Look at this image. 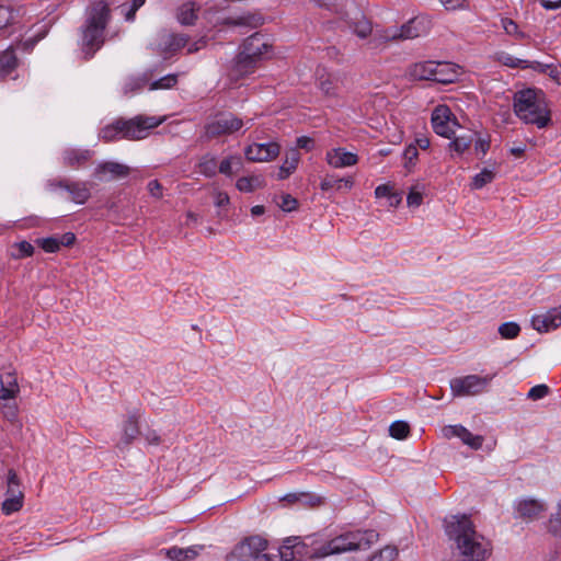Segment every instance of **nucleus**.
Here are the masks:
<instances>
[{
    "mask_svg": "<svg viewBox=\"0 0 561 561\" xmlns=\"http://www.w3.org/2000/svg\"><path fill=\"white\" fill-rule=\"evenodd\" d=\"M398 556V549L394 546H386L378 554L373 557V561H392Z\"/></svg>",
    "mask_w": 561,
    "mask_h": 561,
    "instance_id": "52",
    "label": "nucleus"
},
{
    "mask_svg": "<svg viewBox=\"0 0 561 561\" xmlns=\"http://www.w3.org/2000/svg\"><path fill=\"white\" fill-rule=\"evenodd\" d=\"M325 161L332 168L342 169L357 164L358 156L346 151L343 147H337L327 151Z\"/></svg>",
    "mask_w": 561,
    "mask_h": 561,
    "instance_id": "20",
    "label": "nucleus"
},
{
    "mask_svg": "<svg viewBox=\"0 0 561 561\" xmlns=\"http://www.w3.org/2000/svg\"><path fill=\"white\" fill-rule=\"evenodd\" d=\"M423 202V191L419 188V186L411 187L408 197L407 204L409 207H419Z\"/></svg>",
    "mask_w": 561,
    "mask_h": 561,
    "instance_id": "54",
    "label": "nucleus"
},
{
    "mask_svg": "<svg viewBox=\"0 0 561 561\" xmlns=\"http://www.w3.org/2000/svg\"><path fill=\"white\" fill-rule=\"evenodd\" d=\"M436 67V61L433 60L415 62L409 67L408 76L413 80L433 81V72Z\"/></svg>",
    "mask_w": 561,
    "mask_h": 561,
    "instance_id": "27",
    "label": "nucleus"
},
{
    "mask_svg": "<svg viewBox=\"0 0 561 561\" xmlns=\"http://www.w3.org/2000/svg\"><path fill=\"white\" fill-rule=\"evenodd\" d=\"M547 530L553 537L561 540V500L557 504L556 512L548 519Z\"/></svg>",
    "mask_w": 561,
    "mask_h": 561,
    "instance_id": "38",
    "label": "nucleus"
},
{
    "mask_svg": "<svg viewBox=\"0 0 561 561\" xmlns=\"http://www.w3.org/2000/svg\"><path fill=\"white\" fill-rule=\"evenodd\" d=\"M446 10H459L466 8L467 0H440Z\"/></svg>",
    "mask_w": 561,
    "mask_h": 561,
    "instance_id": "62",
    "label": "nucleus"
},
{
    "mask_svg": "<svg viewBox=\"0 0 561 561\" xmlns=\"http://www.w3.org/2000/svg\"><path fill=\"white\" fill-rule=\"evenodd\" d=\"M130 169L128 165L106 161L96 165L93 176L99 181H113L128 176Z\"/></svg>",
    "mask_w": 561,
    "mask_h": 561,
    "instance_id": "18",
    "label": "nucleus"
},
{
    "mask_svg": "<svg viewBox=\"0 0 561 561\" xmlns=\"http://www.w3.org/2000/svg\"><path fill=\"white\" fill-rule=\"evenodd\" d=\"M546 511V505L537 500H523L516 505L518 517L526 520H534L538 518Z\"/></svg>",
    "mask_w": 561,
    "mask_h": 561,
    "instance_id": "23",
    "label": "nucleus"
},
{
    "mask_svg": "<svg viewBox=\"0 0 561 561\" xmlns=\"http://www.w3.org/2000/svg\"><path fill=\"white\" fill-rule=\"evenodd\" d=\"M318 540L314 536L306 538L288 537L279 547V557L283 561H300L318 557Z\"/></svg>",
    "mask_w": 561,
    "mask_h": 561,
    "instance_id": "6",
    "label": "nucleus"
},
{
    "mask_svg": "<svg viewBox=\"0 0 561 561\" xmlns=\"http://www.w3.org/2000/svg\"><path fill=\"white\" fill-rule=\"evenodd\" d=\"M0 412L8 421L13 422L18 416V405L15 402H5L1 404Z\"/></svg>",
    "mask_w": 561,
    "mask_h": 561,
    "instance_id": "55",
    "label": "nucleus"
},
{
    "mask_svg": "<svg viewBox=\"0 0 561 561\" xmlns=\"http://www.w3.org/2000/svg\"><path fill=\"white\" fill-rule=\"evenodd\" d=\"M197 169L198 172L204 176L214 178L218 172L217 159L214 156L206 153L203 157H201L197 163Z\"/></svg>",
    "mask_w": 561,
    "mask_h": 561,
    "instance_id": "36",
    "label": "nucleus"
},
{
    "mask_svg": "<svg viewBox=\"0 0 561 561\" xmlns=\"http://www.w3.org/2000/svg\"><path fill=\"white\" fill-rule=\"evenodd\" d=\"M445 438L458 437L461 442L470 448L478 450L482 447L484 442L483 436L473 435L469 430L462 425H447L442 430Z\"/></svg>",
    "mask_w": 561,
    "mask_h": 561,
    "instance_id": "17",
    "label": "nucleus"
},
{
    "mask_svg": "<svg viewBox=\"0 0 561 561\" xmlns=\"http://www.w3.org/2000/svg\"><path fill=\"white\" fill-rule=\"evenodd\" d=\"M178 83V75H167L159 80L152 81L149 90L170 89Z\"/></svg>",
    "mask_w": 561,
    "mask_h": 561,
    "instance_id": "47",
    "label": "nucleus"
},
{
    "mask_svg": "<svg viewBox=\"0 0 561 561\" xmlns=\"http://www.w3.org/2000/svg\"><path fill=\"white\" fill-rule=\"evenodd\" d=\"M433 26L431 16L417 15L410 19L407 23L401 26H397L400 41L413 39L419 36L427 34Z\"/></svg>",
    "mask_w": 561,
    "mask_h": 561,
    "instance_id": "14",
    "label": "nucleus"
},
{
    "mask_svg": "<svg viewBox=\"0 0 561 561\" xmlns=\"http://www.w3.org/2000/svg\"><path fill=\"white\" fill-rule=\"evenodd\" d=\"M148 191H149L150 195L156 198L162 197V185L160 184V182L158 180H151L148 183Z\"/></svg>",
    "mask_w": 561,
    "mask_h": 561,
    "instance_id": "63",
    "label": "nucleus"
},
{
    "mask_svg": "<svg viewBox=\"0 0 561 561\" xmlns=\"http://www.w3.org/2000/svg\"><path fill=\"white\" fill-rule=\"evenodd\" d=\"M23 493H18V495H7V499L2 503L3 513L5 515H10L21 510L23 506Z\"/></svg>",
    "mask_w": 561,
    "mask_h": 561,
    "instance_id": "39",
    "label": "nucleus"
},
{
    "mask_svg": "<svg viewBox=\"0 0 561 561\" xmlns=\"http://www.w3.org/2000/svg\"><path fill=\"white\" fill-rule=\"evenodd\" d=\"M389 434L396 439H405L410 434V426L404 421H396L389 426Z\"/></svg>",
    "mask_w": 561,
    "mask_h": 561,
    "instance_id": "43",
    "label": "nucleus"
},
{
    "mask_svg": "<svg viewBox=\"0 0 561 561\" xmlns=\"http://www.w3.org/2000/svg\"><path fill=\"white\" fill-rule=\"evenodd\" d=\"M198 554V550L195 547L188 548H179L172 547L165 551V556L168 559L172 561H188L196 558Z\"/></svg>",
    "mask_w": 561,
    "mask_h": 561,
    "instance_id": "34",
    "label": "nucleus"
},
{
    "mask_svg": "<svg viewBox=\"0 0 561 561\" xmlns=\"http://www.w3.org/2000/svg\"><path fill=\"white\" fill-rule=\"evenodd\" d=\"M265 185V181L260 175L242 176L237 180L236 187L243 193H251Z\"/></svg>",
    "mask_w": 561,
    "mask_h": 561,
    "instance_id": "35",
    "label": "nucleus"
},
{
    "mask_svg": "<svg viewBox=\"0 0 561 561\" xmlns=\"http://www.w3.org/2000/svg\"><path fill=\"white\" fill-rule=\"evenodd\" d=\"M520 327L516 322H505L499 327V333L503 339L512 340L518 336Z\"/></svg>",
    "mask_w": 561,
    "mask_h": 561,
    "instance_id": "46",
    "label": "nucleus"
},
{
    "mask_svg": "<svg viewBox=\"0 0 561 561\" xmlns=\"http://www.w3.org/2000/svg\"><path fill=\"white\" fill-rule=\"evenodd\" d=\"M476 133L467 131L462 135L455 136L449 142V148L457 154H462L474 140Z\"/></svg>",
    "mask_w": 561,
    "mask_h": 561,
    "instance_id": "37",
    "label": "nucleus"
},
{
    "mask_svg": "<svg viewBox=\"0 0 561 561\" xmlns=\"http://www.w3.org/2000/svg\"><path fill=\"white\" fill-rule=\"evenodd\" d=\"M238 50L249 58L254 59V61L260 65L271 59L274 54L272 41L261 33H254L247 37L239 46Z\"/></svg>",
    "mask_w": 561,
    "mask_h": 561,
    "instance_id": "8",
    "label": "nucleus"
},
{
    "mask_svg": "<svg viewBox=\"0 0 561 561\" xmlns=\"http://www.w3.org/2000/svg\"><path fill=\"white\" fill-rule=\"evenodd\" d=\"M37 243L47 253H55L60 250L58 237L38 239Z\"/></svg>",
    "mask_w": 561,
    "mask_h": 561,
    "instance_id": "50",
    "label": "nucleus"
},
{
    "mask_svg": "<svg viewBox=\"0 0 561 561\" xmlns=\"http://www.w3.org/2000/svg\"><path fill=\"white\" fill-rule=\"evenodd\" d=\"M352 32L359 38L365 39L373 34V24L366 16L360 15L348 23Z\"/></svg>",
    "mask_w": 561,
    "mask_h": 561,
    "instance_id": "31",
    "label": "nucleus"
},
{
    "mask_svg": "<svg viewBox=\"0 0 561 561\" xmlns=\"http://www.w3.org/2000/svg\"><path fill=\"white\" fill-rule=\"evenodd\" d=\"M474 150L477 156L482 159L490 149L491 138L489 135H477L474 136Z\"/></svg>",
    "mask_w": 561,
    "mask_h": 561,
    "instance_id": "45",
    "label": "nucleus"
},
{
    "mask_svg": "<svg viewBox=\"0 0 561 561\" xmlns=\"http://www.w3.org/2000/svg\"><path fill=\"white\" fill-rule=\"evenodd\" d=\"M145 84V81L142 79L133 78L126 81L124 85V94L128 95L129 93L136 92L141 90L142 85Z\"/></svg>",
    "mask_w": 561,
    "mask_h": 561,
    "instance_id": "59",
    "label": "nucleus"
},
{
    "mask_svg": "<svg viewBox=\"0 0 561 561\" xmlns=\"http://www.w3.org/2000/svg\"><path fill=\"white\" fill-rule=\"evenodd\" d=\"M0 399L8 401L14 399L20 392L15 373L8 371L0 377Z\"/></svg>",
    "mask_w": 561,
    "mask_h": 561,
    "instance_id": "25",
    "label": "nucleus"
},
{
    "mask_svg": "<svg viewBox=\"0 0 561 561\" xmlns=\"http://www.w3.org/2000/svg\"><path fill=\"white\" fill-rule=\"evenodd\" d=\"M198 8L194 2L183 3L178 8L176 19L182 25H192L197 19Z\"/></svg>",
    "mask_w": 561,
    "mask_h": 561,
    "instance_id": "32",
    "label": "nucleus"
},
{
    "mask_svg": "<svg viewBox=\"0 0 561 561\" xmlns=\"http://www.w3.org/2000/svg\"><path fill=\"white\" fill-rule=\"evenodd\" d=\"M495 60L500 62L503 66L510 67V68H520V69H533L538 72H546L547 67L546 65L539 62V61H529L526 59L517 58L508 53L500 51L495 55Z\"/></svg>",
    "mask_w": 561,
    "mask_h": 561,
    "instance_id": "21",
    "label": "nucleus"
},
{
    "mask_svg": "<svg viewBox=\"0 0 561 561\" xmlns=\"http://www.w3.org/2000/svg\"><path fill=\"white\" fill-rule=\"evenodd\" d=\"M139 435L138 417L136 414H129L123 424V434L119 445L128 446Z\"/></svg>",
    "mask_w": 561,
    "mask_h": 561,
    "instance_id": "29",
    "label": "nucleus"
},
{
    "mask_svg": "<svg viewBox=\"0 0 561 561\" xmlns=\"http://www.w3.org/2000/svg\"><path fill=\"white\" fill-rule=\"evenodd\" d=\"M548 393H549V387L547 385H543V383L537 385V386L530 388V390L527 393V398L536 401V400H540V399L545 398Z\"/></svg>",
    "mask_w": 561,
    "mask_h": 561,
    "instance_id": "56",
    "label": "nucleus"
},
{
    "mask_svg": "<svg viewBox=\"0 0 561 561\" xmlns=\"http://www.w3.org/2000/svg\"><path fill=\"white\" fill-rule=\"evenodd\" d=\"M18 65V58L12 49L0 54V80L9 76Z\"/></svg>",
    "mask_w": 561,
    "mask_h": 561,
    "instance_id": "33",
    "label": "nucleus"
},
{
    "mask_svg": "<svg viewBox=\"0 0 561 561\" xmlns=\"http://www.w3.org/2000/svg\"><path fill=\"white\" fill-rule=\"evenodd\" d=\"M279 207L287 213L294 211L298 207V201L289 194H284Z\"/></svg>",
    "mask_w": 561,
    "mask_h": 561,
    "instance_id": "58",
    "label": "nucleus"
},
{
    "mask_svg": "<svg viewBox=\"0 0 561 561\" xmlns=\"http://www.w3.org/2000/svg\"><path fill=\"white\" fill-rule=\"evenodd\" d=\"M296 145L300 149H305L306 151H311L314 148V141L312 138L308 136H300L296 140Z\"/></svg>",
    "mask_w": 561,
    "mask_h": 561,
    "instance_id": "61",
    "label": "nucleus"
},
{
    "mask_svg": "<svg viewBox=\"0 0 561 561\" xmlns=\"http://www.w3.org/2000/svg\"><path fill=\"white\" fill-rule=\"evenodd\" d=\"M233 167H237L238 169L241 167V158L239 156H229L225 158L218 165V171L226 176H232Z\"/></svg>",
    "mask_w": 561,
    "mask_h": 561,
    "instance_id": "42",
    "label": "nucleus"
},
{
    "mask_svg": "<svg viewBox=\"0 0 561 561\" xmlns=\"http://www.w3.org/2000/svg\"><path fill=\"white\" fill-rule=\"evenodd\" d=\"M18 249H19V256H31L33 253H34V247L27 242V241H22L18 244Z\"/></svg>",
    "mask_w": 561,
    "mask_h": 561,
    "instance_id": "64",
    "label": "nucleus"
},
{
    "mask_svg": "<svg viewBox=\"0 0 561 561\" xmlns=\"http://www.w3.org/2000/svg\"><path fill=\"white\" fill-rule=\"evenodd\" d=\"M316 4L337 14L342 13L350 0H314Z\"/></svg>",
    "mask_w": 561,
    "mask_h": 561,
    "instance_id": "44",
    "label": "nucleus"
},
{
    "mask_svg": "<svg viewBox=\"0 0 561 561\" xmlns=\"http://www.w3.org/2000/svg\"><path fill=\"white\" fill-rule=\"evenodd\" d=\"M495 374L486 376L468 375L453 378L449 382L454 397H471L485 392Z\"/></svg>",
    "mask_w": 561,
    "mask_h": 561,
    "instance_id": "7",
    "label": "nucleus"
},
{
    "mask_svg": "<svg viewBox=\"0 0 561 561\" xmlns=\"http://www.w3.org/2000/svg\"><path fill=\"white\" fill-rule=\"evenodd\" d=\"M533 328L540 332H549L561 327V305L548 310L543 314L534 316L531 319Z\"/></svg>",
    "mask_w": 561,
    "mask_h": 561,
    "instance_id": "19",
    "label": "nucleus"
},
{
    "mask_svg": "<svg viewBox=\"0 0 561 561\" xmlns=\"http://www.w3.org/2000/svg\"><path fill=\"white\" fill-rule=\"evenodd\" d=\"M457 122L451 118V112L447 106H437L432 114V127L434 131L445 138H451L455 135Z\"/></svg>",
    "mask_w": 561,
    "mask_h": 561,
    "instance_id": "15",
    "label": "nucleus"
},
{
    "mask_svg": "<svg viewBox=\"0 0 561 561\" xmlns=\"http://www.w3.org/2000/svg\"><path fill=\"white\" fill-rule=\"evenodd\" d=\"M299 503L308 507H314L322 503V497L311 492H300Z\"/></svg>",
    "mask_w": 561,
    "mask_h": 561,
    "instance_id": "53",
    "label": "nucleus"
},
{
    "mask_svg": "<svg viewBox=\"0 0 561 561\" xmlns=\"http://www.w3.org/2000/svg\"><path fill=\"white\" fill-rule=\"evenodd\" d=\"M300 160V153L297 149H290L286 153V158L283 164L279 168L278 179L285 180L287 179L298 167Z\"/></svg>",
    "mask_w": 561,
    "mask_h": 561,
    "instance_id": "30",
    "label": "nucleus"
},
{
    "mask_svg": "<svg viewBox=\"0 0 561 561\" xmlns=\"http://www.w3.org/2000/svg\"><path fill=\"white\" fill-rule=\"evenodd\" d=\"M495 179V172L484 168L480 173L476 174L471 182V188L480 190Z\"/></svg>",
    "mask_w": 561,
    "mask_h": 561,
    "instance_id": "40",
    "label": "nucleus"
},
{
    "mask_svg": "<svg viewBox=\"0 0 561 561\" xmlns=\"http://www.w3.org/2000/svg\"><path fill=\"white\" fill-rule=\"evenodd\" d=\"M260 64L254 59L243 55L240 50L231 60L227 69V80L231 88H237L242 84V81L253 75L259 68Z\"/></svg>",
    "mask_w": 561,
    "mask_h": 561,
    "instance_id": "9",
    "label": "nucleus"
},
{
    "mask_svg": "<svg viewBox=\"0 0 561 561\" xmlns=\"http://www.w3.org/2000/svg\"><path fill=\"white\" fill-rule=\"evenodd\" d=\"M501 24L506 34H508V35H517L518 34V25L513 20L504 18L501 20Z\"/></svg>",
    "mask_w": 561,
    "mask_h": 561,
    "instance_id": "60",
    "label": "nucleus"
},
{
    "mask_svg": "<svg viewBox=\"0 0 561 561\" xmlns=\"http://www.w3.org/2000/svg\"><path fill=\"white\" fill-rule=\"evenodd\" d=\"M243 126V121L231 113L222 114L205 126L208 138L230 135Z\"/></svg>",
    "mask_w": 561,
    "mask_h": 561,
    "instance_id": "13",
    "label": "nucleus"
},
{
    "mask_svg": "<svg viewBox=\"0 0 561 561\" xmlns=\"http://www.w3.org/2000/svg\"><path fill=\"white\" fill-rule=\"evenodd\" d=\"M111 20L112 10L104 0H94L85 8L78 41L85 59L92 58L104 45Z\"/></svg>",
    "mask_w": 561,
    "mask_h": 561,
    "instance_id": "1",
    "label": "nucleus"
},
{
    "mask_svg": "<svg viewBox=\"0 0 561 561\" xmlns=\"http://www.w3.org/2000/svg\"><path fill=\"white\" fill-rule=\"evenodd\" d=\"M14 11L10 4L0 3V30L13 22Z\"/></svg>",
    "mask_w": 561,
    "mask_h": 561,
    "instance_id": "51",
    "label": "nucleus"
},
{
    "mask_svg": "<svg viewBox=\"0 0 561 561\" xmlns=\"http://www.w3.org/2000/svg\"><path fill=\"white\" fill-rule=\"evenodd\" d=\"M228 23L234 26L257 27L262 24V18L259 14H245L236 19H230Z\"/></svg>",
    "mask_w": 561,
    "mask_h": 561,
    "instance_id": "41",
    "label": "nucleus"
},
{
    "mask_svg": "<svg viewBox=\"0 0 561 561\" xmlns=\"http://www.w3.org/2000/svg\"><path fill=\"white\" fill-rule=\"evenodd\" d=\"M417 157L419 151L416 146L413 144L409 145L403 152L404 168L410 171L415 165Z\"/></svg>",
    "mask_w": 561,
    "mask_h": 561,
    "instance_id": "49",
    "label": "nucleus"
},
{
    "mask_svg": "<svg viewBox=\"0 0 561 561\" xmlns=\"http://www.w3.org/2000/svg\"><path fill=\"white\" fill-rule=\"evenodd\" d=\"M45 188L53 193L59 190L65 191L76 204H84L91 196L88 184L80 181L73 182L66 179H50L46 181Z\"/></svg>",
    "mask_w": 561,
    "mask_h": 561,
    "instance_id": "11",
    "label": "nucleus"
},
{
    "mask_svg": "<svg viewBox=\"0 0 561 561\" xmlns=\"http://www.w3.org/2000/svg\"><path fill=\"white\" fill-rule=\"evenodd\" d=\"M280 151V146L275 142L252 144L244 149V156L252 162H267L274 160Z\"/></svg>",
    "mask_w": 561,
    "mask_h": 561,
    "instance_id": "16",
    "label": "nucleus"
},
{
    "mask_svg": "<svg viewBox=\"0 0 561 561\" xmlns=\"http://www.w3.org/2000/svg\"><path fill=\"white\" fill-rule=\"evenodd\" d=\"M188 43V37L184 34L170 33L165 30L158 34L153 49L158 51L163 59H168L175 55L180 49L184 48Z\"/></svg>",
    "mask_w": 561,
    "mask_h": 561,
    "instance_id": "12",
    "label": "nucleus"
},
{
    "mask_svg": "<svg viewBox=\"0 0 561 561\" xmlns=\"http://www.w3.org/2000/svg\"><path fill=\"white\" fill-rule=\"evenodd\" d=\"M318 88L330 98L339 95L340 85L343 84V77L340 73H329L323 71L317 78Z\"/></svg>",
    "mask_w": 561,
    "mask_h": 561,
    "instance_id": "22",
    "label": "nucleus"
},
{
    "mask_svg": "<svg viewBox=\"0 0 561 561\" xmlns=\"http://www.w3.org/2000/svg\"><path fill=\"white\" fill-rule=\"evenodd\" d=\"M92 157V151L88 149L68 148L62 152V163L71 169L83 167Z\"/></svg>",
    "mask_w": 561,
    "mask_h": 561,
    "instance_id": "24",
    "label": "nucleus"
},
{
    "mask_svg": "<svg viewBox=\"0 0 561 561\" xmlns=\"http://www.w3.org/2000/svg\"><path fill=\"white\" fill-rule=\"evenodd\" d=\"M436 68L433 72V81L447 84L458 79V71L453 64L436 61Z\"/></svg>",
    "mask_w": 561,
    "mask_h": 561,
    "instance_id": "26",
    "label": "nucleus"
},
{
    "mask_svg": "<svg viewBox=\"0 0 561 561\" xmlns=\"http://www.w3.org/2000/svg\"><path fill=\"white\" fill-rule=\"evenodd\" d=\"M18 493H23L20 489V480L16 472L10 469L7 477V495H18Z\"/></svg>",
    "mask_w": 561,
    "mask_h": 561,
    "instance_id": "48",
    "label": "nucleus"
},
{
    "mask_svg": "<svg viewBox=\"0 0 561 561\" xmlns=\"http://www.w3.org/2000/svg\"><path fill=\"white\" fill-rule=\"evenodd\" d=\"M165 117L137 115L129 119H116L104 126L99 138L105 142L117 141L119 139L139 140L147 137L150 129L161 125Z\"/></svg>",
    "mask_w": 561,
    "mask_h": 561,
    "instance_id": "3",
    "label": "nucleus"
},
{
    "mask_svg": "<svg viewBox=\"0 0 561 561\" xmlns=\"http://www.w3.org/2000/svg\"><path fill=\"white\" fill-rule=\"evenodd\" d=\"M392 41H400L397 26L378 28L375 32L373 31L369 45L371 48H378Z\"/></svg>",
    "mask_w": 561,
    "mask_h": 561,
    "instance_id": "28",
    "label": "nucleus"
},
{
    "mask_svg": "<svg viewBox=\"0 0 561 561\" xmlns=\"http://www.w3.org/2000/svg\"><path fill=\"white\" fill-rule=\"evenodd\" d=\"M514 112L526 124L545 128L550 123V112L542 93L535 89H526L515 93Z\"/></svg>",
    "mask_w": 561,
    "mask_h": 561,
    "instance_id": "4",
    "label": "nucleus"
},
{
    "mask_svg": "<svg viewBox=\"0 0 561 561\" xmlns=\"http://www.w3.org/2000/svg\"><path fill=\"white\" fill-rule=\"evenodd\" d=\"M377 539L378 533L373 529L346 531L319 545L318 557L324 558L332 554L367 549Z\"/></svg>",
    "mask_w": 561,
    "mask_h": 561,
    "instance_id": "5",
    "label": "nucleus"
},
{
    "mask_svg": "<svg viewBox=\"0 0 561 561\" xmlns=\"http://www.w3.org/2000/svg\"><path fill=\"white\" fill-rule=\"evenodd\" d=\"M445 523L447 536L456 542L465 560L484 561L491 554L490 541L476 531L468 516H451Z\"/></svg>",
    "mask_w": 561,
    "mask_h": 561,
    "instance_id": "2",
    "label": "nucleus"
},
{
    "mask_svg": "<svg viewBox=\"0 0 561 561\" xmlns=\"http://www.w3.org/2000/svg\"><path fill=\"white\" fill-rule=\"evenodd\" d=\"M266 548V539L261 536H251L239 542L226 557V561H253Z\"/></svg>",
    "mask_w": 561,
    "mask_h": 561,
    "instance_id": "10",
    "label": "nucleus"
},
{
    "mask_svg": "<svg viewBox=\"0 0 561 561\" xmlns=\"http://www.w3.org/2000/svg\"><path fill=\"white\" fill-rule=\"evenodd\" d=\"M146 0H131L130 7L125 11V5H122V11L126 21H134L136 12L145 4Z\"/></svg>",
    "mask_w": 561,
    "mask_h": 561,
    "instance_id": "57",
    "label": "nucleus"
}]
</instances>
